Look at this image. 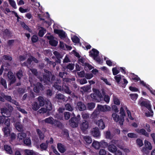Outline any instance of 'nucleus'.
Instances as JSON below:
<instances>
[{
    "mask_svg": "<svg viewBox=\"0 0 155 155\" xmlns=\"http://www.w3.org/2000/svg\"><path fill=\"white\" fill-rule=\"evenodd\" d=\"M15 126L16 129L18 131H20L22 130L23 126L19 123H16Z\"/></svg>",
    "mask_w": 155,
    "mask_h": 155,
    "instance_id": "33",
    "label": "nucleus"
},
{
    "mask_svg": "<svg viewBox=\"0 0 155 155\" xmlns=\"http://www.w3.org/2000/svg\"><path fill=\"white\" fill-rule=\"evenodd\" d=\"M10 5L14 9L17 8L16 3L14 0H8Z\"/></svg>",
    "mask_w": 155,
    "mask_h": 155,
    "instance_id": "39",
    "label": "nucleus"
},
{
    "mask_svg": "<svg viewBox=\"0 0 155 155\" xmlns=\"http://www.w3.org/2000/svg\"><path fill=\"white\" fill-rule=\"evenodd\" d=\"M58 148L59 151L61 153H64L65 150L64 146L61 143L58 144Z\"/></svg>",
    "mask_w": 155,
    "mask_h": 155,
    "instance_id": "28",
    "label": "nucleus"
},
{
    "mask_svg": "<svg viewBox=\"0 0 155 155\" xmlns=\"http://www.w3.org/2000/svg\"><path fill=\"white\" fill-rule=\"evenodd\" d=\"M37 132L40 138L41 139H43L44 138V135L42 133L40 130L38 129L37 130Z\"/></svg>",
    "mask_w": 155,
    "mask_h": 155,
    "instance_id": "48",
    "label": "nucleus"
},
{
    "mask_svg": "<svg viewBox=\"0 0 155 155\" xmlns=\"http://www.w3.org/2000/svg\"><path fill=\"white\" fill-rule=\"evenodd\" d=\"M84 140L88 144L91 143L92 142L91 138L89 136H85L84 137Z\"/></svg>",
    "mask_w": 155,
    "mask_h": 155,
    "instance_id": "35",
    "label": "nucleus"
},
{
    "mask_svg": "<svg viewBox=\"0 0 155 155\" xmlns=\"http://www.w3.org/2000/svg\"><path fill=\"white\" fill-rule=\"evenodd\" d=\"M46 142V144L44 143H42L40 145L41 148L43 150H45L47 148V144H48L49 143V142L48 141H47Z\"/></svg>",
    "mask_w": 155,
    "mask_h": 155,
    "instance_id": "47",
    "label": "nucleus"
},
{
    "mask_svg": "<svg viewBox=\"0 0 155 155\" xmlns=\"http://www.w3.org/2000/svg\"><path fill=\"white\" fill-rule=\"evenodd\" d=\"M144 144L146 147L149 150H151L152 149V146L150 143L147 140H145L144 141Z\"/></svg>",
    "mask_w": 155,
    "mask_h": 155,
    "instance_id": "34",
    "label": "nucleus"
},
{
    "mask_svg": "<svg viewBox=\"0 0 155 155\" xmlns=\"http://www.w3.org/2000/svg\"><path fill=\"white\" fill-rule=\"evenodd\" d=\"M80 121V115H78L76 117H72L69 120L70 125L73 127H76L78 126Z\"/></svg>",
    "mask_w": 155,
    "mask_h": 155,
    "instance_id": "8",
    "label": "nucleus"
},
{
    "mask_svg": "<svg viewBox=\"0 0 155 155\" xmlns=\"http://www.w3.org/2000/svg\"><path fill=\"white\" fill-rule=\"evenodd\" d=\"M2 96L3 97H1L0 96V101H4V98H5L6 100L9 101L11 102L12 101V99L11 96H5L4 94H2Z\"/></svg>",
    "mask_w": 155,
    "mask_h": 155,
    "instance_id": "23",
    "label": "nucleus"
},
{
    "mask_svg": "<svg viewBox=\"0 0 155 155\" xmlns=\"http://www.w3.org/2000/svg\"><path fill=\"white\" fill-rule=\"evenodd\" d=\"M4 148L8 153L10 154L13 153V151L10 146L5 145L4 146Z\"/></svg>",
    "mask_w": 155,
    "mask_h": 155,
    "instance_id": "25",
    "label": "nucleus"
},
{
    "mask_svg": "<svg viewBox=\"0 0 155 155\" xmlns=\"http://www.w3.org/2000/svg\"><path fill=\"white\" fill-rule=\"evenodd\" d=\"M0 83L5 88H7V84L5 80L2 78L1 79Z\"/></svg>",
    "mask_w": 155,
    "mask_h": 155,
    "instance_id": "50",
    "label": "nucleus"
},
{
    "mask_svg": "<svg viewBox=\"0 0 155 155\" xmlns=\"http://www.w3.org/2000/svg\"><path fill=\"white\" fill-rule=\"evenodd\" d=\"M84 66V69L86 71L90 70L93 68L92 66L88 63H85Z\"/></svg>",
    "mask_w": 155,
    "mask_h": 155,
    "instance_id": "37",
    "label": "nucleus"
},
{
    "mask_svg": "<svg viewBox=\"0 0 155 155\" xmlns=\"http://www.w3.org/2000/svg\"><path fill=\"white\" fill-rule=\"evenodd\" d=\"M26 136V134L24 133H19L18 134V138L19 141L24 140Z\"/></svg>",
    "mask_w": 155,
    "mask_h": 155,
    "instance_id": "30",
    "label": "nucleus"
},
{
    "mask_svg": "<svg viewBox=\"0 0 155 155\" xmlns=\"http://www.w3.org/2000/svg\"><path fill=\"white\" fill-rule=\"evenodd\" d=\"M65 45L64 44V43L61 41H60V48H61L62 49L64 50H65L66 48H65Z\"/></svg>",
    "mask_w": 155,
    "mask_h": 155,
    "instance_id": "62",
    "label": "nucleus"
},
{
    "mask_svg": "<svg viewBox=\"0 0 155 155\" xmlns=\"http://www.w3.org/2000/svg\"><path fill=\"white\" fill-rule=\"evenodd\" d=\"M112 117L113 120L116 122H118L120 125H122L124 121V118L121 115H118L116 113H113Z\"/></svg>",
    "mask_w": 155,
    "mask_h": 155,
    "instance_id": "9",
    "label": "nucleus"
},
{
    "mask_svg": "<svg viewBox=\"0 0 155 155\" xmlns=\"http://www.w3.org/2000/svg\"><path fill=\"white\" fill-rule=\"evenodd\" d=\"M2 58L5 60H7L8 61L12 60V57L9 55H5L3 56Z\"/></svg>",
    "mask_w": 155,
    "mask_h": 155,
    "instance_id": "46",
    "label": "nucleus"
},
{
    "mask_svg": "<svg viewBox=\"0 0 155 155\" xmlns=\"http://www.w3.org/2000/svg\"><path fill=\"white\" fill-rule=\"evenodd\" d=\"M92 146L95 149H98L101 147L100 142L94 141L92 144Z\"/></svg>",
    "mask_w": 155,
    "mask_h": 155,
    "instance_id": "27",
    "label": "nucleus"
},
{
    "mask_svg": "<svg viewBox=\"0 0 155 155\" xmlns=\"http://www.w3.org/2000/svg\"><path fill=\"white\" fill-rule=\"evenodd\" d=\"M8 77L10 81V84H13L14 83L15 81V77L13 75V74L11 72H9L8 73Z\"/></svg>",
    "mask_w": 155,
    "mask_h": 155,
    "instance_id": "18",
    "label": "nucleus"
},
{
    "mask_svg": "<svg viewBox=\"0 0 155 155\" xmlns=\"http://www.w3.org/2000/svg\"><path fill=\"white\" fill-rule=\"evenodd\" d=\"M106 154V152L105 150L101 149L100 150L99 154L100 155H105Z\"/></svg>",
    "mask_w": 155,
    "mask_h": 155,
    "instance_id": "58",
    "label": "nucleus"
},
{
    "mask_svg": "<svg viewBox=\"0 0 155 155\" xmlns=\"http://www.w3.org/2000/svg\"><path fill=\"white\" fill-rule=\"evenodd\" d=\"M17 75L18 77V78L19 79H20L21 78L22 76V72L20 70L19 71L17 74Z\"/></svg>",
    "mask_w": 155,
    "mask_h": 155,
    "instance_id": "63",
    "label": "nucleus"
},
{
    "mask_svg": "<svg viewBox=\"0 0 155 155\" xmlns=\"http://www.w3.org/2000/svg\"><path fill=\"white\" fill-rule=\"evenodd\" d=\"M24 155H37L36 153L32 150L25 149Z\"/></svg>",
    "mask_w": 155,
    "mask_h": 155,
    "instance_id": "21",
    "label": "nucleus"
},
{
    "mask_svg": "<svg viewBox=\"0 0 155 155\" xmlns=\"http://www.w3.org/2000/svg\"><path fill=\"white\" fill-rule=\"evenodd\" d=\"M64 96L61 94H59L56 95V98L58 99L63 100L64 99Z\"/></svg>",
    "mask_w": 155,
    "mask_h": 155,
    "instance_id": "49",
    "label": "nucleus"
},
{
    "mask_svg": "<svg viewBox=\"0 0 155 155\" xmlns=\"http://www.w3.org/2000/svg\"><path fill=\"white\" fill-rule=\"evenodd\" d=\"M40 30L38 35L40 37H42L46 32V30L42 27H41Z\"/></svg>",
    "mask_w": 155,
    "mask_h": 155,
    "instance_id": "38",
    "label": "nucleus"
},
{
    "mask_svg": "<svg viewBox=\"0 0 155 155\" xmlns=\"http://www.w3.org/2000/svg\"><path fill=\"white\" fill-rule=\"evenodd\" d=\"M91 134L95 137L99 138L100 136V134L97 127L94 128L91 131Z\"/></svg>",
    "mask_w": 155,
    "mask_h": 155,
    "instance_id": "14",
    "label": "nucleus"
},
{
    "mask_svg": "<svg viewBox=\"0 0 155 155\" xmlns=\"http://www.w3.org/2000/svg\"><path fill=\"white\" fill-rule=\"evenodd\" d=\"M95 104L93 103H88L87 105V108L91 110L94 108L95 107Z\"/></svg>",
    "mask_w": 155,
    "mask_h": 155,
    "instance_id": "42",
    "label": "nucleus"
},
{
    "mask_svg": "<svg viewBox=\"0 0 155 155\" xmlns=\"http://www.w3.org/2000/svg\"><path fill=\"white\" fill-rule=\"evenodd\" d=\"M38 101L39 102V106L37 102L33 103L32 105V108L35 110H37L39 108L40 106H42L44 104V101L43 98L41 97H38Z\"/></svg>",
    "mask_w": 155,
    "mask_h": 155,
    "instance_id": "7",
    "label": "nucleus"
},
{
    "mask_svg": "<svg viewBox=\"0 0 155 155\" xmlns=\"http://www.w3.org/2000/svg\"><path fill=\"white\" fill-rule=\"evenodd\" d=\"M34 61L35 63H37L38 62V60L35 58H34L32 56H31L29 58H28V64H30L31 62Z\"/></svg>",
    "mask_w": 155,
    "mask_h": 155,
    "instance_id": "41",
    "label": "nucleus"
},
{
    "mask_svg": "<svg viewBox=\"0 0 155 155\" xmlns=\"http://www.w3.org/2000/svg\"><path fill=\"white\" fill-rule=\"evenodd\" d=\"M24 143L28 146H31V141L29 138H26L23 140Z\"/></svg>",
    "mask_w": 155,
    "mask_h": 155,
    "instance_id": "32",
    "label": "nucleus"
},
{
    "mask_svg": "<svg viewBox=\"0 0 155 155\" xmlns=\"http://www.w3.org/2000/svg\"><path fill=\"white\" fill-rule=\"evenodd\" d=\"M143 99L142 97H141L140 100L139 101L138 104L141 106L142 110H145V108L144 107L148 109L149 112L145 113L147 116H152L153 115V112L151 109L150 101L146 99H144V100L141 101L142 99Z\"/></svg>",
    "mask_w": 155,
    "mask_h": 155,
    "instance_id": "3",
    "label": "nucleus"
},
{
    "mask_svg": "<svg viewBox=\"0 0 155 155\" xmlns=\"http://www.w3.org/2000/svg\"><path fill=\"white\" fill-rule=\"evenodd\" d=\"M130 77L133 80H136L137 81H138L140 80V78L138 77L137 76L134 74H130Z\"/></svg>",
    "mask_w": 155,
    "mask_h": 155,
    "instance_id": "44",
    "label": "nucleus"
},
{
    "mask_svg": "<svg viewBox=\"0 0 155 155\" xmlns=\"http://www.w3.org/2000/svg\"><path fill=\"white\" fill-rule=\"evenodd\" d=\"M117 140H113L111 141L108 147V150L110 152L114 153L117 150V147L114 145H117Z\"/></svg>",
    "mask_w": 155,
    "mask_h": 155,
    "instance_id": "10",
    "label": "nucleus"
},
{
    "mask_svg": "<svg viewBox=\"0 0 155 155\" xmlns=\"http://www.w3.org/2000/svg\"><path fill=\"white\" fill-rule=\"evenodd\" d=\"M136 131L137 133L143 135L146 137L149 136V134L147 132L143 129H138L136 130Z\"/></svg>",
    "mask_w": 155,
    "mask_h": 155,
    "instance_id": "22",
    "label": "nucleus"
},
{
    "mask_svg": "<svg viewBox=\"0 0 155 155\" xmlns=\"http://www.w3.org/2000/svg\"><path fill=\"white\" fill-rule=\"evenodd\" d=\"M8 109L5 108H1V112L3 116L0 117V123H2L4 122V120L9 117L10 114V112L13 110V108L9 105H8Z\"/></svg>",
    "mask_w": 155,
    "mask_h": 155,
    "instance_id": "4",
    "label": "nucleus"
},
{
    "mask_svg": "<svg viewBox=\"0 0 155 155\" xmlns=\"http://www.w3.org/2000/svg\"><path fill=\"white\" fill-rule=\"evenodd\" d=\"M112 71L113 74L114 75L118 74L120 72L119 68L117 67L113 68Z\"/></svg>",
    "mask_w": 155,
    "mask_h": 155,
    "instance_id": "40",
    "label": "nucleus"
},
{
    "mask_svg": "<svg viewBox=\"0 0 155 155\" xmlns=\"http://www.w3.org/2000/svg\"><path fill=\"white\" fill-rule=\"evenodd\" d=\"M74 67V65L73 64H70L68 65L67 68L70 70H72L73 69Z\"/></svg>",
    "mask_w": 155,
    "mask_h": 155,
    "instance_id": "59",
    "label": "nucleus"
},
{
    "mask_svg": "<svg viewBox=\"0 0 155 155\" xmlns=\"http://www.w3.org/2000/svg\"><path fill=\"white\" fill-rule=\"evenodd\" d=\"M56 25H54V32L55 33L58 34L61 39H63L66 37L65 32L63 31L57 29L56 28Z\"/></svg>",
    "mask_w": 155,
    "mask_h": 155,
    "instance_id": "12",
    "label": "nucleus"
},
{
    "mask_svg": "<svg viewBox=\"0 0 155 155\" xmlns=\"http://www.w3.org/2000/svg\"><path fill=\"white\" fill-rule=\"evenodd\" d=\"M45 106L46 109L47 110H50L52 109V106L50 102L49 101H46Z\"/></svg>",
    "mask_w": 155,
    "mask_h": 155,
    "instance_id": "31",
    "label": "nucleus"
},
{
    "mask_svg": "<svg viewBox=\"0 0 155 155\" xmlns=\"http://www.w3.org/2000/svg\"><path fill=\"white\" fill-rule=\"evenodd\" d=\"M140 84L144 86L147 89L149 90L150 92L153 94L155 95V90H153L151 88L150 86L147 84H146V83L143 81H140Z\"/></svg>",
    "mask_w": 155,
    "mask_h": 155,
    "instance_id": "20",
    "label": "nucleus"
},
{
    "mask_svg": "<svg viewBox=\"0 0 155 155\" xmlns=\"http://www.w3.org/2000/svg\"><path fill=\"white\" fill-rule=\"evenodd\" d=\"M65 108L67 110L71 111L73 110V108L69 104H68L65 105Z\"/></svg>",
    "mask_w": 155,
    "mask_h": 155,
    "instance_id": "51",
    "label": "nucleus"
},
{
    "mask_svg": "<svg viewBox=\"0 0 155 155\" xmlns=\"http://www.w3.org/2000/svg\"><path fill=\"white\" fill-rule=\"evenodd\" d=\"M136 142L137 145H139L140 147H141L143 145V143L142 140L140 139H137V140Z\"/></svg>",
    "mask_w": 155,
    "mask_h": 155,
    "instance_id": "52",
    "label": "nucleus"
},
{
    "mask_svg": "<svg viewBox=\"0 0 155 155\" xmlns=\"http://www.w3.org/2000/svg\"><path fill=\"white\" fill-rule=\"evenodd\" d=\"M106 64L109 66H114L115 65V63L114 62H112L110 60H107L106 61Z\"/></svg>",
    "mask_w": 155,
    "mask_h": 155,
    "instance_id": "57",
    "label": "nucleus"
},
{
    "mask_svg": "<svg viewBox=\"0 0 155 155\" xmlns=\"http://www.w3.org/2000/svg\"><path fill=\"white\" fill-rule=\"evenodd\" d=\"M72 41L74 43H77L79 42V39L76 36H73L71 38Z\"/></svg>",
    "mask_w": 155,
    "mask_h": 155,
    "instance_id": "43",
    "label": "nucleus"
},
{
    "mask_svg": "<svg viewBox=\"0 0 155 155\" xmlns=\"http://www.w3.org/2000/svg\"><path fill=\"white\" fill-rule=\"evenodd\" d=\"M94 94L91 95V97L97 102H99L101 101V98L103 97L104 96V100L107 103H108L110 101V97L107 95H105V93L104 90H102V94L100 93L99 91L96 89H94Z\"/></svg>",
    "mask_w": 155,
    "mask_h": 155,
    "instance_id": "2",
    "label": "nucleus"
},
{
    "mask_svg": "<svg viewBox=\"0 0 155 155\" xmlns=\"http://www.w3.org/2000/svg\"><path fill=\"white\" fill-rule=\"evenodd\" d=\"M113 101L114 104L119 105L120 104V101L119 99L116 96H113Z\"/></svg>",
    "mask_w": 155,
    "mask_h": 155,
    "instance_id": "36",
    "label": "nucleus"
},
{
    "mask_svg": "<svg viewBox=\"0 0 155 155\" xmlns=\"http://www.w3.org/2000/svg\"><path fill=\"white\" fill-rule=\"evenodd\" d=\"M105 135L106 138L107 139H110L112 137V136L111 135L110 132L109 131H106Z\"/></svg>",
    "mask_w": 155,
    "mask_h": 155,
    "instance_id": "54",
    "label": "nucleus"
},
{
    "mask_svg": "<svg viewBox=\"0 0 155 155\" xmlns=\"http://www.w3.org/2000/svg\"><path fill=\"white\" fill-rule=\"evenodd\" d=\"M38 39V38L36 35H33L31 38L32 41L33 42H36Z\"/></svg>",
    "mask_w": 155,
    "mask_h": 155,
    "instance_id": "61",
    "label": "nucleus"
},
{
    "mask_svg": "<svg viewBox=\"0 0 155 155\" xmlns=\"http://www.w3.org/2000/svg\"><path fill=\"white\" fill-rule=\"evenodd\" d=\"M124 109H125L126 110L127 109L126 106H122L120 108V115H121L124 118V117L125 116V114L124 111Z\"/></svg>",
    "mask_w": 155,
    "mask_h": 155,
    "instance_id": "26",
    "label": "nucleus"
},
{
    "mask_svg": "<svg viewBox=\"0 0 155 155\" xmlns=\"http://www.w3.org/2000/svg\"><path fill=\"white\" fill-rule=\"evenodd\" d=\"M130 96L131 98L134 101L136 100L138 97V95L137 94H130Z\"/></svg>",
    "mask_w": 155,
    "mask_h": 155,
    "instance_id": "45",
    "label": "nucleus"
},
{
    "mask_svg": "<svg viewBox=\"0 0 155 155\" xmlns=\"http://www.w3.org/2000/svg\"><path fill=\"white\" fill-rule=\"evenodd\" d=\"M101 147H102L104 148L106 147L107 146V143L105 142L104 141H102L100 142Z\"/></svg>",
    "mask_w": 155,
    "mask_h": 155,
    "instance_id": "56",
    "label": "nucleus"
},
{
    "mask_svg": "<svg viewBox=\"0 0 155 155\" xmlns=\"http://www.w3.org/2000/svg\"><path fill=\"white\" fill-rule=\"evenodd\" d=\"M78 108L80 111L84 110L86 109L85 105L81 102H78L77 103Z\"/></svg>",
    "mask_w": 155,
    "mask_h": 155,
    "instance_id": "24",
    "label": "nucleus"
},
{
    "mask_svg": "<svg viewBox=\"0 0 155 155\" xmlns=\"http://www.w3.org/2000/svg\"><path fill=\"white\" fill-rule=\"evenodd\" d=\"M64 117L65 119H68L70 117V113L68 112H65L64 114Z\"/></svg>",
    "mask_w": 155,
    "mask_h": 155,
    "instance_id": "53",
    "label": "nucleus"
},
{
    "mask_svg": "<svg viewBox=\"0 0 155 155\" xmlns=\"http://www.w3.org/2000/svg\"><path fill=\"white\" fill-rule=\"evenodd\" d=\"M46 74L43 75V81L44 83L46 84H51L54 83L53 86L59 91L63 90L67 94H70L71 91L69 90L68 87L66 86H63L62 87L60 84L61 83L60 80H57L55 81L54 76L52 75L51 73L47 71H45Z\"/></svg>",
    "mask_w": 155,
    "mask_h": 155,
    "instance_id": "1",
    "label": "nucleus"
},
{
    "mask_svg": "<svg viewBox=\"0 0 155 155\" xmlns=\"http://www.w3.org/2000/svg\"><path fill=\"white\" fill-rule=\"evenodd\" d=\"M34 90L36 93H38L40 90H42L43 89V87L39 83H38L36 84H34Z\"/></svg>",
    "mask_w": 155,
    "mask_h": 155,
    "instance_id": "15",
    "label": "nucleus"
},
{
    "mask_svg": "<svg viewBox=\"0 0 155 155\" xmlns=\"http://www.w3.org/2000/svg\"><path fill=\"white\" fill-rule=\"evenodd\" d=\"M47 38L49 40V43L51 45L55 46L57 45L58 43V41L54 39L53 36H47Z\"/></svg>",
    "mask_w": 155,
    "mask_h": 155,
    "instance_id": "13",
    "label": "nucleus"
},
{
    "mask_svg": "<svg viewBox=\"0 0 155 155\" xmlns=\"http://www.w3.org/2000/svg\"><path fill=\"white\" fill-rule=\"evenodd\" d=\"M124 76H121L120 74H118L115 76L114 78L115 80L116 81L118 84H120V81L122 78H123Z\"/></svg>",
    "mask_w": 155,
    "mask_h": 155,
    "instance_id": "29",
    "label": "nucleus"
},
{
    "mask_svg": "<svg viewBox=\"0 0 155 155\" xmlns=\"http://www.w3.org/2000/svg\"><path fill=\"white\" fill-rule=\"evenodd\" d=\"M96 124L100 129H103L105 127V125L102 119L98 120L96 122Z\"/></svg>",
    "mask_w": 155,
    "mask_h": 155,
    "instance_id": "19",
    "label": "nucleus"
},
{
    "mask_svg": "<svg viewBox=\"0 0 155 155\" xmlns=\"http://www.w3.org/2000/svg\"><path fill=\"white\" fill-rule=\"evenodd\" d=\"M93 77V76L92 74H87L85 76V78L88 79H89L92 78Z\"/></svg>",
    "mask_w": 155,
    "mask_h": 155,
    "instance_id": "64",
    "label": "nucleus"
},
{
    "mask_svg": "<svg viewBox=\"0 0 155 155\" xmlns=\"http://www.w3.org/2000/svg\"><path fill=\"white\" fill-rule=\"evenodd\" d=\"M56 121L51 117H50L48 118L42 120L43 122H44L45 123L49 124H55Z\"/></svg>",
    "mask_w": 155,
    "mask_h": 155,
    "instance_id": "16",
    "label": "nucleus"
},
{
    "mask_svg": "<svg viewBox=\"0 0 155 155\" xmlns=\"http://www.w3.org/2000/svg\"><path fill=\"white\" fill-rule=\"evenodd\" d=\"M98 54L99 51L95 49H92L89 52V55L98 62H99V60L97 58Z\"/></svg>",
    "mask_w": 155,
    "mask_h": 155,
    "instance_id": "11",
    "label": "nucleus"
},
{
    "mask_svg": "<svg viewBox=\"0 0 155 155\" xmlns=\"http://www.w3.org/2000/svg\"><path fill=\"white\" fill-rule=\"evenodd\" d=\"M10 118H7L5 119V124L6 127H4L2 130L4 133V136L7 137L10 135L11 132L10 127Z\"/></svg>",
    "mask_w": 155,
    "mask_h": 155,
    "instance_id": "6",
    "label": "nucleus"
},
{
    "mask_svg": "<svg viewBox=\"0 0 155 155\" xmlns=\"http://www.w3.org/2000/svg\"><path fill=\"white\" fill-rule=\"evenodd\" d=\"M128 136L130 138H136L137 137V135L133 133H129L127 134Z\"/></svg>",
    "mask_w": 155,
    "mask_h": 155,
    "instance_id": "55",
    "label": "nucleus"
},
{
    "mask_svg": "<svg viewBox=\"0 0 155 155\" xmlns=\"http://www.w3.org/2000/svg\"><path fill=\"white\" fill-rule=\"evenodd\" d=\"M89 127L88 122L85 120H84L80 125V128L83 131L86 130Z\"/></svg>",
    "mask_w": 155,
    "mask_h": 155,
    "instance_id": "17",
    "label": "nucleus"
},
{
    "mask_svg": "<svg viewBox=\"0 0 155 155\" xmlns=\"http://www.w3.org/2000/svg\"><path fill=\"white\" fill-rule=\"evenodd\" d=\"M78 63L83 66H84V64L86 63H84V59L82 58H80L78 60Z\"/></svg>",
    "mask_w": 155,
    "mask_h": 155,
    "instance_id": "60",
    "label": "nucleus"
},
{
    "mask_svg": "<svg viewBox=\"0 0 155 155\" xmlns=\"http://www.w3.org/2000/svg\"><path fill=\"white\" fill-rule=\"evenodd\" d=\"M111 110V108L109 106L98 104L97 106L96 110L94 111L93 114H99L100 112H106L110 111Z\"/></svg>",
    "mask_w": 155,
    "mask_h": 155,
    "instance_id": "5",
    "label": "nucleus"
}]
</instances>
